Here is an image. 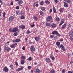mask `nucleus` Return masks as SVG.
I'll return each instance as SVG.
<instances>
[{
  "label": "nucleus",
  "instance_id": "9b49d317",
  "mask_svg": "<svg viewBox=\"0 0 73 73\" xmlns=\"http://www.w3.org/2000/svg\"><path fill=\"white\" fill-rule=\"evenodd\" d=\"M18 3L19 5H21V4L23 3V1L22 0H19L18 2Z\"/></svg>",
  "mask_w": 73,
  "mask_h": 73
},
{
  "label": "nucleus",
  "instance_id": "8fccbe9b",
  "mask_svg": "<svg viewBox=\"0 0 73 73\" xmlns=\"http://www.w3.org/2000/svg\"><path fill=\"white\" fill-rule=\"evenodd\" d=\"M16 9H19V7L18 6H16Z\"/></svg>",
  "mask_w": 73,
  "mask_h": 73
},
{
  "label": "nucleus",
  "instance_id": "dca6fc26",
  "mask_svg": "<svg viewBox=\"0 0 73 73\" xmlns=\"http://www.w3.org/2000/svg\"><path fill=\"white\" fill-rule=\"evenodd\" d=\"M64 1L66 2V3H68L69 4H70V3H71L70 0H64Z\"/></svg>",
  "mask_w": 73,
  "mask_h": 73
},
{
  "label": "nucleus",
  "instance_id": "6ab92c4d",
  "mask_svg": "<svg viewBox=\"0 0 73 73\" xmlns=\"http://www.w3.org/2000/svg\"><path fill=\"white\" fill-rule=\"evenodd\" d=\"M56 44L58 47H59L60 46V43L58 42H57L56 43Z\"/></svg>",
  "mask_w": 73,
  "mask_h": 73
},
{
  "label": "nucleus",
  "instance_id": "4be33fe9",
  "mask_svg": "<svg viewBox=\"0 0 73 73\" xmlns=\"http://www.w3.org/2000/svg\"><path fill=\"white\" fill-rule=\"evenodd\" d=\"M11 48H10L8 47L7 48L6 50L7 52H9V51H10V50H11Z\"/></svg>",
  "mask_w": 73,
  "mask_h": 73
},
{
  "label": "nucleus",
  "instance_id": "bf43d9fd",
  "mask_svg": "<svg viewBox=\"0 0 73 73\" xmlns=\"http://www.w3.org/2000/svg\"><path fill=\"white\" fill-rule=\"evenodd\" d=\"M68 57L70 58V54H68Z\"/></svg>",
  "mask_w": 73,
  "mask_h": 73
},
{
  "label": "nucleus",
  "instance_id": "f03ea898",
  "mask_svg": "<svg viewBox=\"0 0 73 73\" xmlns=\"http://www.w3.org/2000/svg\"><path fill=\"white\" fill-rule=\"evenodd\" d=\"M52 35H56L57 36H58V37H60V36H61V35L60 34H59L58 32L57 31H54L52 32Z\"/></svg>",
  "mask_w": 73,
  "mask_h": 73
},
{
  "label": "nucleus",
  "instance_id": "ddd939ff",
  "mask_svg": "<svg viewBox=\"0 0 73 73\" xmlns=\"http://www.w3.org/2000/svg\"><path fill=\"white\" fill-rule=\"evenodd\" d=\"M19 28L20 29H23L25 28V26L24 25H21L19 26Z\"/></svg>",
  "mask_w": 73,
  "mask_h": 73
},
{
  "label": "nucleus",
  "instance_id": "2f4dec72",
  "mask_svg": "<svg viewBox=\"0 0 73 73\" xmlns=\"http://www.w3.org/2000/svg\"><path fill=\"white\" fill-rule=\"evenodd\" d=\"M49 2V1L48 0H46L45 2V4H48V3Z\"/></svg>",
  "mask_w": 73,
  "mask_h": 73
},
{
  "label": "nucleus",
  "instance_id": "37998d69",
  "mask_svg": "<svg viewBox=\"0 0 73 73\" xmlns=\"http://www.w3.org/2000/svg\"><path fill=\"white\" fill-rule=\"evenodd\" d=\"M60 48H61V49H62V48H64V46H63V45H61L60 46Z\"/></svg>",
  "mask_w": 73,
  "mask_h": 73
},
{
  "label": "nucleus",
  "instance_id": "7ed1b4c3",
  "mask_svg": "<svg viewBox=\"0 0 73 73\" xmlns=\"http://www.w3.org/2000/svg\"><path fill=\"white\" fill-rule=\"evenodd\" d=\"M9 70L8 68L6 67H5L3 69V71L5 72H8V71H9Z\"/></svg>",
  "mask_w": 73,
  "mask_h": 73
},
{
  "label": "nucleus",
  "instance_id": "cd10ccee",
  "mask_svg": "<svg viewBox=\"0 0 73 73\" xmlns=\"http://www.w3.org/2000/svg\"><path fill=\"white\" fill-rule=\"evenodd\" d=\"M33 19H34V20H37L38 18H37V17H33Z\"/></svg>",
  "mask_w": 73,
  "mask_h": 73
},
{
  "label": "nucleus",
  "instance_id": "a19ab883",
  "mask_svg": "<svg viewBox=\"0 0 73 73\" xmlns=\"http://www.w3.org/2000/svg\"><path fill=\"white\" fill-rule=\"evenodd\" d=\"M43 4H44V1H42L40 2V5H42Z\"/></svg>",
  "mask_w": 73,
  "mask_h": 73
},
{
  "label": "nucleus",
  "instance_id": "864d4df0",
  "mask_svg": "<svg viewBox=\"0 0 73 73\" xmlns=\"http://www.w3.org/2000/svg\"><path fill=\"white\" fill-rule=\"evenodd\" d=\"M15 65L16 66H18V63H17V62H15Z\"/></svg>",
  "mask_w": 73,
  "mask_h": 73
},
{
  "label": "nucleus",
  "instance_id": "4468645a",
  "mask_svg": "<svg viewBox=\"0 0 73 73\" xmlns=\"http://www.w3.org/2000/svg\"><path fill=\"white\" fill-rule=\"evenodd\" d=\"M64 6L66 8H67L69 7V5L67 3H66L65 2L64 3Z\"/></svg>",
  "mask_w": 73,
  "mask_h": 73
},
{
  "label": "nucleus",
  "instance_id": "5701e85b",
  "mask_svg": "<svg viewBox=\"0 0 73 73\" xmlns=\"http://www.w3.org/2000/svg\"><path fill=\"white\" fill-rule=\"evenodd\" d=\"M13 35L14 36H17L18 35V33L17 32L15 33H14Z\"/></svg>",
  "mask_w": 73,
  "mask_h": 73
},
{
  "label": "nucleus",
  "instance_id": "e2e57ef3",
  "mask_svg": "<svg viewBox=\"0 0 73 73\" xmlns=\"http://www.w3.org/2000/svg\"><path fill=\"white\" fill-rule=\"evenodd\" d=\"M0 3H1V4H3V2H2V1H1V0H0Z\"/></svg>",
  "mask_w": 73,
  "mask_h": 73
},
{
  "label": "nucleus",
  "instance_id": "5fc2aeb1",
  "mask_svg": "<svg viewBox=\"0 0 73 73\" xmlns=\"http://www.w3.org/2000/svg\"><path fill=\"white\" fill-rule=\"evenodd\" d=\"M35 26V24H33L32 25H31V27H32V28H33V27Z\"/></svg>",
  "mask_w": 73,
  "mask_h": 73
},
{
  "label": "nucleus",
  "instance_id": "c9c22d12",
  "mask_svg": "<svg viewBox=\"0 0 73 73\" xmlns=\"http://www.w3.org/2000/svg\"><path fill=\"white\" fill-rule=\"evenodd\" d=\"M50 38H54V36L53 35H51L50 36Z\"/></svg>",
  "mask_w": 73,
  "mask_h": 73
},
{
  "label": "nucleus",
  "instance_id": "603ef678",
  "mask_svg": "<svg viewBox=\"0 0 73 73\" xmlns=\"http://www.w3.org/2000/svg\"><path fill=\"white\" fill-rule=\"evenodd\" d=\"M10 4L11 5H13V2H11Z\"/></svg>",
  "mask_w": 73,
  "mask_h": 73
},
{
  "label": "nucleus",
  "instance_id": "2eb2a0df",
  "mask_svg": "<svg viewBox=\"0 0 73 73\" xmlns=\"http://www.w3.org/2000/svg\"><path fill=\"white\" fill-rule=\"evenodd\" d=\"M18 30V29L17 28H15L13 29V32H16Z\"/></svg>",
  "mask_w": 73,
  "mask_h": 73
},
{
  "label": "nucleus",
  "instance_id": "79ce46f5",
  "mask_svg": "<svg viewBox=\"0 0 73 73\" xmlns=\"http://www.w3.org/2000/svg\"><path fill=\"white\" fill-rule=\"evenodd\" d=\"M31 68L32 67L31 66H28V69H29V70H30V69H31Z\"/></svg>",
  "mask_w": 73,
  "mask_h": 73
},
{
  "label": "nucleus",
  "instance_id": "aec40b11",
  "mask_svg": "<svg viewBox=\"0 0 73 73\" xmlns=\"http://www.w3.org/2000/svg\"><path fill=\"white\" fill-rule=\"evenodd\" d=\"M10 47L11 48H15V45L14 44L11 45Z\"/></svg>",
  "mask_w": 73,
  "mask_h": 73
},
{
  "label": "nucleus",
  "instance_id": "0eeeda50",
  "mask_svg": "<svg viewBox=\"0 0 73 73\" xmlns=\"http://www.w3.org/2000/svg\"><path fill=\"white\" fill-rule=\"evenodd\" d=\"M14 19V17L13 16L10 17L9 18V21H12Z\"/></svg>",
  "mask_w": 73,
  "mask_h": 73
},
{
  "label": "nucleus",
  "instance_id": "ea45409f",
  "mask_svg": "<svg viewBox=\"0 0 73 73\" xmlns=\"http://www.w3.org/2000/svg\"><path fill=\"white\" fill-rule=\"evenodd\" d=\"M40 14L41 15H42V14H43V12L42 11H40Z\"/></svg>",
  "mask_w": 73,
  "mask_h": 73
},
{
  "label": "nucleus",
  "instance_id": "680f3d73",
  "mask_svg": "<svg viewBox=\"0 0 73 73\" xmlns=\"http://www.w3.org/2000/svg\"><path fill=\"white\" fill-rule=\"evenodd\" d=\"M54 1L56 3H58V1L57 0H55Z\"/></svg>",
  "mask_w": 73,
  "mask_h": 73
},
{
  "label": "nucleus",
  "instance_id": "09e8293b",
  "mask_svg": "<svg viewBox=\"0 0 73 73\" xmlns=\"http://www.w3.org/2000/svg\"><path fill=\"white\" fill-rule=\"evenodd\" d=\"M49 65L50 66H52V65H53V64L52 63H49Z\"/></svg>",
  "mask_w": 73,
  "mask_h": 73
},
{
  "label": "nucleus",
  "instance_id": "7c9ffc66",
  "mask_svg": "<svg viewBox=\"0 0 73 73\" xmlns=\"http://www.w3.org/2000/svg\"><path fill=\"white\" fill-rule=\"evenodd\" d=\"M25 61L24 60H21V64L22 65H23V64H24Z\"/></svg>",
  "mask_w": 73,
  "mask_h": 73
},
{
  "label": "nucleus",
  "instance_id": "9d476101",
  "mask_svg": "<svg viewBox=\"0 0 73 73\" xmlns=\"http://www.w3.org/2000/svg\"><path fill=\"white\" fill-rule=\"evenodd\" d=\"M51 27L53 28H55L56 27V25L54 23H52L51 25Z\"/></svg>",
  "mask_w": 73,
  "mask_h": 73
},
{
  "label": "nucleus",
  "instance_id": "49530a36",
  "mask_svg": "<svg viewBox=\"0 0 73 73\" xmlns=\"http://www.w3.org/2000/svg\"><path fill=\"white\" fill-rule=\"evenodd\" d=\"M26 32L27 33H28V34H29V33H30V31L28 30Z\"/></svg>",
  "mask_w": 73,
  "mask_h": 73
},
{
  "label": "nucleus",
  "instance_id": "e433bc0d",
  "mask_svg": "<svg viewBox=\"0 0 73 73\" xmlns=\"http://www.w3.org/2000/svg\"><path fill=\"white\" fill-rule=\"evenodd\" d=\"M7 47L6 46H5L4 49V51L5 52V51L7 50Z\"/></svg>",
  "mask_w": 73,
  "mask_h": 73
},
{
  "label": "nucleus",
  "instance_id": "c756f323",
  "mask_svg": "<svg viewBox=\"0 0 73 73\" xmlns=\"http://www.w3.org/2000/svg\"><path fill=\"white\" fill-rule=\"evenodd\" d=\"M21 58L22 59V60H25V58L24 56H23L21 57Z\"/></svg>",
  "mask_w": 73,
  "mask_h": 73
},
{
  "label": "nucleus",
  "instance_id": "338daca9",
  "mask_svg": "<svg viewBox=\"0 0 73 73\" xmlns=\"http://www.w3.org/2000/svg\"><path fill=\"white\" fill-rule=\"evenodd\" d=\"M22 49L23 50H25V47H23Z\"/></svg>",
  "mask_w": 73,
  "mask_h": 73
},
{
  "label": "nucleus",
  "instance_id": "f3484780",
  "mask_svg": "<svg viewBox=\"0 0 73 73\" xmlns=\"http://www.w3.org/2000/svg\"><path fill=\"white\" fill-rule=\"evenodd\" d=\"M40 72V70L38 68L36 69L35 70V73H39Z\"/></svg>",
  "mask_w": 73,
  "mask_h": 73
},
{
  "label": "nucleus",
  "instance_id": "473e14b6",
  "mask_svg": "<svg viewBox=\"0 0 73 73\" xmlns=\"http://www.w3.org/2000/svg\"><path fill=\"white\" fill-rule=\"evenodd\" d=\"M56 21H60V18L58 17H57L56 18Z\"/></svg>",
  "mask_w": 73,
  "mask_h": 73
},
{
  "label": "nucleus",
  "instance_id": "6e6d98bb",
  "mask_svg": "<svg viewBox=\"0 0 73 73\" xmlns=\"http://www.w3.org/2000/svg\"><path fill=\"white\" fill-rule=\"evenodd\" d=\"M24 12L23 11H22L21 12V15H23V14H24Z\"/></svg>",
  "mask_w": 73,
  "mask_h": 73
},
{
  "label": "nucleus",
  "instance_id": "412c9836",
  "mask_svg": "<svg viewBox=\"0 0 73 73\" xmlns=\"http://www.w3.org/2000/svg\"><path fill=\"white\" fill-rule=\"evenodd\" d=\"M15 41L17 42H19L20 41V39H17L15 40Z\"/></svg>",
  "mask_w": 73,
  "mask_h": 73
},
{
  "label": "nucleus",
  "instance_id": "b1692460",
  "mask_svg": "<svg viewBox=\"0 0 73 73\" xmlns=\"http://www.w3.org/2000/svg\"><path fill=\"white\" fill-rule=\"evenodd\" d=\"M53 12H54V13H56V9L55 8V7H53Z\"/></svg>",
  "mask_w": 73,
  "mask_h": 73
},
{
  "label": "nucleus",
  "instance_id": "a878e982",
  "mask_svg": "<svg viewBox=\"0 0 73 73\" xmlns=\"http://www.w3.org/2000/svg\"><path fill=\"white\" fill-rule=\"evenodd\" d=\"M60 12H62L64 11V9L63 8H61L59 10Z\"/></svg>",
  "mask_w": 73,
  "mask_h": 73
},
{
  "label": "nucleus",
  "instance_id": "58836bf2",
  "mask_svg": "<svg viewBox=\"0 0 73 73\" xmlns=\"http://www.w3.org/2000/svg\"><path fill=\"white\" fill-rule=\"evenodd\" d=\"M5 12H4L3 14V17H5Z\"/></svg>",
  "mask_w": 73,
  "mask_h": 73
},
{
  "label": "nucleus",
  "instance_id": "a18cd8bd",
  "mask_svg": "<svg viewBox=\"0 0 73 73\" xmlns=\"http://www.w3.org/2000/svg\"><path fill=\"white\" fill-rule=\"evenodd\" d=\"M11 68L12 69L13 68V65H11L10 66Z\"/></svg>",
  "mask_w": 73,
  "mask_h": 73
},
{
  "label": "nucleus",
  "instance_id": "a211bd4d",
  "mask_svg": "<svg viewBox=\"0 0 73 73\" xmlns=\"http://www.w3.org/2000/svg\"><path fill=\"white\" fill-rule=\"evenodd\" d=\"M66 26V23L64 24V25H63L62 26V29H64V28H65Z\"/></svg>",
  "mask_w": 73,
  "mask_h": 73
},
{
  "label": "nucleus",
  "instance_id": "774afa93",
  "mask_svg": "<svg viewBox=\"0 0 73 73\" xmlns=\"http://www.w3.org/2000/svg\"><path fill=\"white\" fill-rule=\"evenodd\" d=\"M68 73H72V72L71 71H68Z\"/></svg>",
  "mask_w": 73,
  "mask_h": 73
},
{
  "label": "nucleus",
  "instance_id": "393cba45",
  "mask_svg": "<svg viewBox=\"0 0 73 73\" xmlns=\"http://www.w3.org/2000/svg\"><path fill=\"white\" fill-rule=\"evenodd\" d=\"M46 26L48 27V26H49V25H50V24L46 22Z\"/></svg>",
  "mask_w": 73,
  "mask_h": 73
},
{
  "label": "nucleus",
  "instance_id": "20e7f679",
  "mask_svg": "<svg viewBox=\"0 0 73 73\" xmlns=\"http://www.w3.org/2000/svg\"><path fill=\"white\" fill-rule=\"evenodd\" d=\"M30 49L31 52H35V48H34L33 46L31 47Z\"/></svg>",
  "mask_w": 73,
  "mask_h": 73
},
{
  "label": "nucleus",
  "instance_id": "c85d7f7f",
  "mask_svg": "<svg viewBox=\"0 0 73 73\" xmlns=\"http://www.w3.org/2000/svg\"><path fill=\"white\" fill-rule=\"evenodd\" d=\"M9 30L10 32H13V30H12V29L10 28L9 29Z\"/></svg>",
  "mask_w": 73,
  "mask_h": 73
},
{
  "label": "nucleus",
  "instance_id": "0e129e2a",
  "mask_svg": "<svg viewBox=\"0 0 73 73\" xmlns=\"http://www.w3.org/2000/svg\"><path fill=\"white\" fill-rule=\"evenodd\" d=\"M14 45H15V47H16V45H17V44L16 43H15L14 44Z\"/></svg>",
  "mask_w": 73,
  "mask_h": 73
},
{
  "label": "nucleus",
  "instance_id": "de8ad7c7",
  "mask_svg": "<svg viewBox=\"0 0 73 73\" xmlns=\"http://www.w3.org/2000/svg\"><path fill=\"white\" fill-rule=\"evenodd\" d=\"M52 60H54L55 58L54 56L52 57L51 58Z\"/></svg>",
  "mask_w": 73,
  "mask_h": 73
},
{
  "label": "nucleus",
  "instance_id": "1a4fd4ad",
  "mask_svg": "<svg viewBox=\"0 0 73 73\" xmlns=\"http://www.w3.org/2000/svg\"><path fill=\"white\" fill-rule=\"evenodd\" d=\"M52 17L51 16H49L48 17H47L46 18L47 21H50V20L52 19Z\"/></svg>",
  "mask_w": 73,
  "mask_h": 73
},
{
  "label": "nucleus",
  "instance_id": "13d9d810",
  "mask_svg": "<svg viewBox=\"0 0 73 73\" xmlns=\"http://www.w3.org/2000/svg\"><path fill=\"white\" fill-rule=\"evenodd\" d=\"M63 51H65V49L64 48V47L62 48V49Z\"/></svg>",
  "mask_w": 73,
  "mask_h": 73
},
{
  "label": "nucleus",
  "instance_id": "4d7b16f0",
  "mask_svg": "<svg viewBox=\"0 0 73 73\" xmlns=\"http://www.w3.org/2000/svg\"><path fill=\"white\" fill-rule=\"evenodd\" d=\"M49 12L50 13H51L52 12V9H50L49 11Z\"/></svg>",
  "mask_w": 73,
  "mask_h": 73
},
{
  "label": "nucleus",
  "instance_id": "72a5a7b5",
  "mask_svg": "<svg viewBox=\"0 0 73 73\" xmlns=\"http://www.w3.org/2000/svg\"><path fill=\"white\" fill-rule=\"evenodd\" d=\"M20 18L21 19H24L25 18V17H24V16H22Z\"/></svg>",
  "mask_w": 73,
  "mask_h": 73
},
{
  "label": "nucleus",
  "instance_id": "423d86ee",
  "mask_svg": "<svg viewBox=\"0 0 73 73\" xmlns=\"http://www.w3.org/2000/svg\"><path fill=\"white\" fill-rule=\"evenodd\" d=\"M34 39H35V41H40V38L37 37H35L34 38Z\"/></svg>",
  "mask_w": 73,
  "mask_h": 73
},
{
  "label": "nucleus",
  "instance_id": "052dcab7",
  "mask_svg": "<svg viewBox=\"0 0 73 73\" xmlns=\"http://www.w3.org/2000/svg\"><path fill=\"white\" fill-rule=\"evenodd\" d=\"M56 40H57L58 39V38H57V37L56 36L55 37H54V38Z\"/></svg>",
  "mask_w": 73,
  "mask_h": 73
},
{
  "label": "nucleus",
  "instance_id": "c03bdc74",
  "mask_svg": "<svg viewBox=\"0 0 73 73\" xmlns=\"http://www.w3.org/2000/svg\"><path fill=\"white\" fill-rule=\"evenodd\" d=\"M62 73H65V70L63 69L62 70Z\"/></svg>",
  "mask_w": 73,
  "mask_h": 73
},
{
  "label": "nucleus",
  "instance_id": "3c124183",
  "mask_svg": "<svg viewBox=\"0 0 73 73\" xmlns=\"http://www.w3.org/2000/svg\"><path fill=\"white\" fill-rule=\"evenodd\" d=\"M1 10H0V16H1Z\"/></svg>",
  "mask_w": 73,
  "mask_h": 73
},
{
  "label": "nucleus",
  "instance_id": "f257e3e1",
  "mask_svg": "<svg viewBox=\"0 0 73 73\" xmlns=\"http://www.w3.org/2000/svg\"><path fill=\"white\" fill-rule=\"evenodd\" d=\"M69 36L70 37L71 41L73 40V31H71L70 32Z\"/></svg>",
  "mask_w": 73,
  "mask_h": 73
},
{
  "label": "nucleus",
  "instance_id": "69168bd1",
  "mask_svg": "<svg viewBox=\"0 0 73 73\" xmlns=\"http://www.w3.org/2000/svg\"><path fill=\"white\" fill-rule=\"evenodd\" d=\"M36 7H38V4H36Z\"/></svg>",
  "mask_w": 73,
  "mask_h": 73
},
{
  "label": "nucleus",
  "instance_id": "4c0bfd02",
  "mask_svg": "<svg viewBox=\"0 0 73 73\" xmlns=\"http://www.w3.org/2000/svg\"><path fill=\"white\" fill-rule=\"evenodd\" d=\"M41 9L42 10V11H44L45 10V8L44 7H42Z\"/></svg>",
  "mask_w": 73,
  "mask_h": 73
},
{
  "label": "nucleus",
  "instance_id": "6e6552de",
  "mask_svg": "<svg viewBox=\"0 0 73 73\" xmlns=\"http://www.w3.org/2000/svg\"><path fill=\"white\" fill-rule=\"evenodd\" d=\"M64 21H65V20L64 19H62L60 23L59 24V27H60V26H61V25H62V24L64 23Z\"/></svg>",
  "mask_w": 73,
  "mask_h": 73
},
{
  "label": "nucleus",
  "instance_id": "39448f33",
  "mask_svg": "<svg viewBox=\"0 0 73 73\" xmlns=\"http://www.w3.org/2000/svg\"><path fill=\"white\" fill-rule=\"evenodd\" d=\"M45 60L47 63H49L51 62V61L50 60V59L49 58H47L45 59Z\"/></svg>",
  "mask_w": 73,
  "mask_h": 73
},
{
  "label": "nucleus",
  "instance_id": "f704fd0d",
  "mask_svg": "<svg viewBox=\"0 0 73 73\" xmlns=\"http://www.w3.org/2000/svg\"><path fill=\"white\" fill-rule=\"evenodd\" d=\"M27 60H28V61H31V60H32V58L31 57H29L28 59Z\"/></svg>",
  "mask_w": 73,
  "mask_h": 73
},
{
  "label": "nucleus",
  "instance_id": "f8f14e48",
  "mask_svg": "<svg viewBox=\"0 0 73 73\" xmlns=\"http://www.w3.org/2000/svg\"><path fill=\"white\" fill-rule=\"evenodd\" d=\"M23 68H24V67L21 66V67L20 68H18L17 69V70L18 72H19V71H20L21 70H23Z\"/></svg>",
  "mask_w": 73,
  "mask_h": 73
},
{
  "label": "nucleus",
  "instance_id": "bb28decb",
  "mask_svg": "<svg viewBox=\"0 0 73 73\" xmlns=\"http://www.w3.org/2000/svg\"><path fill=\"white\" fill-rule=\"evenodd\" d=\"M55 72V71L53 69L52 70L50 71V73H54Z\"/></svg>",
  "mask_w": 73,
  "mask_h": 73
}]
</instances>
